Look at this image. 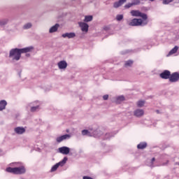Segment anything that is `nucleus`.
I'll return each instance as SVG.
<instances>
[{"label": "nucleus", "instance_id": "13", "mask_svg": "<svg viewBox=\"0 0 179 179\" xmlns=\"http://www.w3.org/2000/svg\"><path fill=\"white\" fill-rule=\"evenodd\" d=\"M62 37H63V38H75L76 34L74 32L65 33L62 35Z\"/></svg>", "mask_w": 179, "mask_h": 179}, {"label": "nucleus", "instance_id": "18", "mask_svg": "<svg viewBox=\"0 0 179 179\" xmlns=\"http://www.w3.org/2000/svg\"><path fill=\"white\" fill-rule=\"evenodd\" d=\"M8 104V102L5 100L0 101V111H3V110H5L6 108V106Z\"/></svg>", "mask_w": 179, "mask_h": 179}, {"label": "nucleus", "instance_id": "41", "mask_svg": "<svg viewBox=\"0 0 179 179\" xmlns=\"http://www.w3.org/2000/svg\"><path fill=\"white\" fill-rule=\"evenodd\" d=\"M157 113L159 114V110H157Z\"/></svg>", "mask_w": 179, "mask_h": 179}, {"label": "nucleus", "instance_id": "14", "mask_svg": "<svg viewBox=\"0 0 179 179\" xmlns=\"http://www.w3.org/2000/svg\"><path fill=\"white\" fill-rule=\"evenodd\" d=\"M57 66L59 69H66V66H68V63L62 60L57 63Z\"/></svg>", "mask_w": 179, "mask_h": 179}, {"label": "nucleus", "instance_id": "36", "mask_svg": "<svg viewBox=\"0 0 179 179\" xmlns=\"http://www.w3.org/2000/svg\"><path fill=\"white\" fill-rule=\"evenodd\" d=\"M120 6H122V5H124V3H125V2H127V0H119L118 1Z\"/></svg>", "mask_w": 179, "mask_h": 179}, {"label": "nucleus", "instance_id": "12", "mask_svg": "<svg viewBox=\"0 0 179 179\" xmlns=\"http://www.w3.org/2000/svg\"><path fill=\"white\" fill-rule=\"evenodd\" d=\"M59 153L62 155H69V152H71V148L66 146H63L59 148Z\"/></svg>", "mask_w": 179, "mask_h": 179}, {"label": "nucleus", "instance_id": "2", "mask_svg": "<svg viewBox=\"0 0 179 179\" xmlns=\"http://www.w3.org/2000/svg\"><path fill=\"white\" fill-rule=\"evenodd\" d=\"M10 166L11 167L6 169L7 173H13V174H24L26 173V168H24V164L22 162H13Z\"/></svg>", "mask_w": 179, "mask_h": 179}, {"label": "nucleus", "instance_id": "5", "mask_svg": "<svg viewBox=\"0 0 179 179\" xmlns=\"http://www.w3.org/2000/svg\"><path fill=\"white\" fill-rule=\"evenodd\" d=\"M130 13L131 16L135 17H142L143 20H146L148 19V15L145 13H141L138 10H132Z\"/></svg>", "mask_w": 179, "mask_h": 179}, {"label": "nucleus", "instance_id": "8", "mask_svg": "<svg viewBox=\"0 0 179 179\" xmlns=\"http://www.w3.org/2000/svg\"><path fill=\"white\" fill-rule=\"evenodd\" d=\"M179 80V73L177 72L173 73L169 76V82L171 83H176V82H178Z\"/></svg>", "mask_w": 179, "mask_h": 179}, {"label": "nucleus", "instance_id": "19", "mask_svg": "<svg viewBox=\"0 0 179 179\" xmlns=\"http://www.w3.org/2000/svg\"><path fill=\"white\" fill-rule=\"evenodd\" d=\"M178 46H175L172 50H170V52H169L168 55H173V54H176V52H177V51H178Z\"/></svg>", "mask_w": 179, "mask_h": 179}, {"label": "nucleus", "instance_id": "4", "mask_svg": "<svg viewBox=\"0 0 179 179\" xmlns=\"http://www.w3.org/2000/svg\"><path fill=\"white\" fill-rule=\"evenodd\" d=\"M66 162H68V157H65L64 159L60 161L59 162L55 164L53 166H52L50 171L51 173H54V171H57L58 170V167H63V166H65L66 164Z\"/></svg>", "mask_w": 179, "mask_h": 179}, {"label": "nucleus", "instance_id": "7", "mask_svg": "<svg viewBox=\"0 0 179 179\" xmlns=\"http://www.w3.org/2000/svg\"><path fill=\"white\" fill-rule=\"evenodd\" d=\"M83 136H97V134L93 132V129H84L81 131Z\"/></svg>", "mask_w": 179, "mask_h": 179}, {"label": "nucleus", "instance_id": "22", "mask_svg": "<svg viewBox=\"0 0 179 179\" xmlns=\"http://www.w3.org/2000/svg\"><path fill=\"white\" fill-rule=\"evenodd\" d=\"M92 20H93V16H92V15H85L84 22L87 23L89 22H92Z\"/></svg>", "mask_w": 179, "mask_h": 179}, {"label": "nucleus", "instance_id": "16", "mask_svg": "<svg viewBox=\"0 0 179 179\" xmlns=\"http://www.w3.org/2000/svg\"><path fill=\"white\" fill-rule=\"evenodd\" d=\"M145 114V112L142 109H137L134 110V115L136 117H142Z\"/></svg>", "mask_w": 179, "mask_h": 179}, {"label": "nucleus", "instance_id": "37", "mask_svg": "<svg viewBox=\"0 0 179 179\" xmlns=\"http://www.w3.org/2000/svg\"><path fill=\"white\" fill-rule=\"evenodd\" d=\"M174 23H179V17H176L173 20Z\"/></svg>", "mask_w": 179, "mask_h": 179}, {"label": "nucleus", "instance_id": "6", "mask_svg": "<svg viewBox=\"0 0 179 179\" xmlns=\"http://www.w3.org/2000/svg\"><path fill=\"white\" fill-rule=\"evenodd\" d=\"M29 106L32 113H34V111L40 110V102L38 101H34L33 103H31Z\"/></svg>", "mask_w": 179, "mask_h": 179}, {"label": "nucleus", "instance_id": "21", "mask_svg": "<svg viewBox=\"0 0 179 179\" xmlns=\"http://www.w3.org/2000/svg\"><path fill=\"white\" fill-rule=\"evenodd\" d=\"M8 22H9L8 19L0 20V27H3V26H6V24H8Z\"/></svg>", "mask_w": 179, "mask_h": 179}, {"label": "nucleus", "instance_id": "39", "mask_svg": "<svg viewBox=\"0 0 179 179\" xmlns=\"http://www.w3.org/2000/svg\"><path fill=\"white\" fill-rule=\"evenodd\" d=\"M83 179H93L90 176H83Z\"/></svg>", "mask_w": 179, "mask_h": 179}, {"label": "nucleus", "instance_id": "3", "mask_svg": "<svg viewBox=\"0 0 179 179\" xmlns=\"http://www.w3.org/2000/svg\"><path fill=\"white\" fill-rule=\"evenodd\" d=\"M148 22H145V20L142 19L134 18L131 20L130 22L128 23L129 26H145Z\"/></svg>", "mask_w": 179, "mask_h": 179}, {"label": "nucleus", "instance_id": "20", "mask_svg": "<svg viewBox=\"0 0 179 179\" xmlns=\"http://www.w3.org/2000/svg\"><path fill=\"white\" fill-rule=\"evenodd\" d=\"M93 133L95 134L96 136H92L94 138H99L101 136V131L99 129H93Z\"/></svg>", "mask_w": 179, "mask_h": 179}, {"label": "nucleus", "instance_id": "38", "mask_svg": "<svg viewBox=\"0 0 179 179\" xmlns=\"http://www.w3.org/2000/svg\"><path fill=\"white\" fill-rule=\"evenodd\" d=\"M103 100H108V95L106 94L103 96Z\"/></svg>", "mask_w": 179, "mask_h": 179}, {"label": "nucleus", "instance_id": "23", "mask_svg": "<svg viewBox=\"0 0 179 179\" xmlns=\"http://www.w3.org/2000/svg\"><path fill=\"white\" fill-rule=\"evenodd\" d=\"M148 146V144L146 143H140L138 145L137 148L138 149H145Z\"/></svg>", "mask_w": 179, "mask_h": 179}, {"label": "nucleus", "instance_id": "24", "mask_svg": "<svg viewBox=\"0 0 179 179\" xmlns=\"http://www.w3.org/2000/svg\"><path fill=\"white\" fill-rule=\"evenodd\" d=\"M122 19H124V15L120 14V15H116V20L117 22H121V20H122Z\"/></svg>", "mask_w": 179, "mask_h": 179}, {"label": "nucleus", "instance_id": "28", "mask_svg": "<svg viewBox=\"0 0 179 179\" xmlns=\"http://www.w3.org/2000/svg\"><path fill=\"white\" fill-rule=\"evenodd\" d=\"M144 104H145V101H138L137 102L138 107H143Z\"/></svg>", "mask_w": 179, "mask_h": 179}, {"label": "nucleus", "instance_id": "35", "mask_svg": "<svg viewBox=\"0 0 179 179\" xmlns=\"http://www.w3.org/2000/svg\"><path fill=\"white\" fill-rule=\"evenodd\" d=\"M112 136H113V134L108 133L105 136V139H110V138H111Z\"/></svg>", "mask_w": 179, "mask_h": 179}, {"label": "nucleus", "instance_id": "11", "mask_svg": "<svg viewBox=\"0 0 179 179\" xmlns=\"http://www.w3.org/2000/svg\"><path fill=\"white\" fill-rule=\"evenodd\" d=\"M171 73L170 71L165 70L159 74V76L162 79H170Z\"/></svg>", "mask_w": 179, "mask_h": 179}, {"label": "nucleus", "instance_id": "34", "mask_svg": "<svg viewBox=\"0 0 179 179\" xmlns=\"http://www.w3.org/2000/svg\"><path fill=\"white\" fill-rule=\"evenodd\" d=\"M121 6V4H120L119 1H116L113 3V7L115 8H120Z\"/></svg>", "mask_w": 179, "mask_h": 179}, {"label": "nucleus", "instance_id": "10", "mask_svg": "<svg viewBox=\"0 0 179 179\" xmlns=\"http://www.w3.org/2000/svg\"><path fill=\"white\" fill-rule=\"evenodd\" d=\"M71 134H64L63 136H59L56 138L57 143H61L63 141H66V139H71Z\"/></svg>", "mask_w": 179, "mask_h": 179}, {"label": "nucleus", "instance_id": "31", "mask_svg": "<svg viewBox=\"0 0 179 179\" xmlns=\"http://www.w3.org/2000/svg\"><path fill=\"white\" fill-rule=\"evenodd\" d=\"M173 1V0H163L162 3L164 5H169V3H170Z\"/></svg>", "mask_w": 179, "mask_h": 179}, {"label": "nucleus", "instance_id": "29", "mask_svg": "<svg viewBox=\"0 0 179 179\" xmlns=\"http://www.w3.org/2000/svg\"><path fill=\"white\" fill-rule=\"evenodd\" d=\"M132 64H134V62H132L131 60H128L125 62L124 65H125V66H131V65H132Z\"/></svg>", "mask_w": 179, "mask_h": 179}, {"label": "nucleus", "instance_id": "9", "mask_svg": "<svg viewBox=\"0 0 179 179\" xmlns=\"http://www.w3.org/2000/svg\"><path fill=\"white\" fill-rule=\"evenodd\" d=\"M78 24H79V27L81 29V31L83 33H87V31H89V24H87L85 22H78Z\"/></svg>", "mask_w": 179, "mask_h": 179}, {"label": "nucleus", "instance_id": "32", "mask_svg": "<svg viewBox=\"0 0 179 179\" xmlns=\"http://www.w3.org/2000/svg\"><path fill=\"white\" fill-rule=\"evenodd\" d=\"M131 3H133V6H134L135 5H139L141 1L139 0H133Z\"/></svg>", "mask_w": 179, "mask_h": 179}, {"label": "nucleus", "instance_id": "26", "mask_svg": "<svg viewBox=\"0 0 179 179\" xmlns=\"http://www.w3.org/2000/svg\"><path fill=\"white\" fill-rule=\"evenodd\" d=\"M31 27V23H30V22H28L23 26V29H24L25 30H27L28 29H30Z\"/></svg>", "mask_w": 179, "mask_h": 179}, {"label": "nucleus", "instance_id": "25", "mask_svg": "<svg viewBox=\"0 0 179 179\" xmlns=\"http://www.w3.org/2000/svg\"><path fill=\"white\" fill-rule=\"evenodd\" d=\"M178 38H179V34H178V31H176L175 33H173V39L175 41H177L178 40Z\"/></svg>", "mask_w": 179, "mask_h": 179}, {"label": "nucleus", "instance_id": "40", "mask_svg": "<svg viewBox=\"0 0 179 179\" xmlns=\"http://www.w3.org/2000/svg\"><path fill=\"white\" fill-rule=\"evenodd\" d=\"M149 1H150V2H153L155 0H149Z\"/></svg>", "mask_w": 179, "mask_h": 179}, {"label": "nucleus", "instance_id": "42", "mask_svg": "<svg viewBox=\"0 0 179 179\" xmlns=\"http://www.w3.org/2000/svg\"><path fill=\"white\" fill-rule=\"evenodd\" d=\"M0 153H1V150H0Z\"/></svg>", "mask_w": 179, "mask_h": 179}, {"label": "nucleus", "instance_id": "30", "mask_svg": "<svg viewBox=\"0 0 179 179\" xmlns=\"http://www.w3.org/2000/svg\"><path fill=\"white\" fill-rule=\"evenodd\" d=\"M155 158H152V159L150 160V163L148 164V166H149L150 167H155V165L153 164V163H155Z\"/></svg>", "mask_w": 179, "mask_h": 179}, {"label": "nucleus", "instance_id": "17", "mask_svg": "<svg viewBox=\"0 0 179 179\" xmlns=\"http://www.w3.org/2000/svg\"><path fill=\"white\" fill-rule=\"evenodd\" d=\"M59 27V24H56L55 25L50 27L49 29V33H55L58 31V29Z\"/></svg>", "mask_w": 179, "mask_h": 179}, {"label": "nucleus", "instance_id": "1", "mask_svg": "<svg viewBox=\"0 0 179 179\" xmlns=\"http://www.w3.org/2000/svg\"><path fill=\"white\" fill-rule=\"evenodd\" d=\"M34 48L29 46L24 48H13L10 50L9 58L13 61H19L22 57V54H26V52H31Z\"/></svg>", "mask_w": 179, "mask_h": 179}, {"label": "nucleus", "instance_id": "33", "mask_svg": "<svg viewBox=\"0 0 179 179\" xmlns=\"http://www.w3.org/2000/svg\"><path fill=\"white\" fill-rule=\"evenodd\" d=\"M131 6H134L133 3H127V4H126V5L124 6V8H125L126 9H128V8H131Z\"/></svg>", "mask_w": 179, "mask_h": 179}, {"label": "nucleus", "instance_id": "15", "mask_svg": "<svg viewBox=\"0 0 179 179\" xmlns=\"http://www.w3.org/2000/svg\"><path fill=\"white\" fill-rule=\"evenodd\" d=\"M15 132L18 135H22V134H24V132H26V129L23 127H16L15 129Z\"/></svg>", "mask_w": 179, "mask_h": 179}, {"label": "nucleus", "instance_id": "27", "mask_svg": "<svg viewBox=\"0 0 179 179\" xmlns=\"http://www.w3.org/2000/svg\"><path fill=\"white\" fill-rule=\"evenodd\" d=\"M124 100H125V98L124 97V96H120L117 97V103H121V101H124Z\"/></svg>", "mask_w": 179, "mask_h": 179}]
</instances>
